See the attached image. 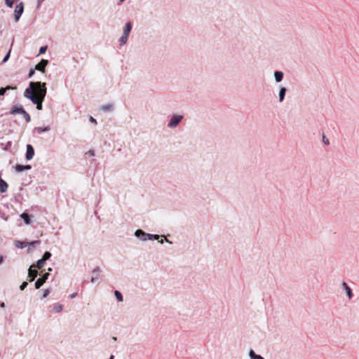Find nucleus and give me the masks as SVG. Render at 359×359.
Masks as SVG:
<instances>
[{
  "mask_svg": "<svg viewBox=\"0 0 359 359\" xmlns=\"http://www.w3.org/2000/svg\"><path fill=\"white\" fill-rule=\"evenodd\" d=\"M165 241H166L167 243H170V244H171V243H172V242H171V241H169V240H168V239H165Z\"/></svg>",
  "mask_w": 359,
  "mask_h": 359,
  "instance_id": "a18cd8bd",
  "label": "nucleus"
},
{
  "mask_svg": "<svg viewBox=\"0 0 359 359\" xmlns=\"http://www.w3.org/2000/svg\"><path fill=\"white\" fill-rule=\"evenodd\" d=\"M32 168L31 165H24V170H30Z\"/></svg>",
  "mask_w": 359,
  "mask_h": 359,
  "instance_id": "58836bf2",
  "label": "nucleus"
},
{
  "mask_svg": "<svg viewBox=\"0 0 359 359\" xmlns=\"http://www.w3.org/2000/svg\"><path fill=\"white\" fill-rule=\"evenodd\" d=\"M100 271V269L99 267H97L93 270V276H92L91 280H90L91 283H95L98 280V279L100 278V275H99Z\"/></svg>",
  "mask_w": 359,
  "mask_h": 359,
  "instance_id": "f8f14e48",
  "label": "nucleus"
},
{
  "mask_svg": "<svg viewBox=\"0 0 359 359\" xmlns=\"http://www.w3.org/2000/svg\"><path fill=\"white\" fill-rule=\"evenodd\" d=\"M283 72L281 71H276L274 72V79L277 83L282 81V80L283 79Z\"/></svg>",
  "mask_w": 359,
  "mask_h": 359,
  "instance_id": "2eb2a0df",
  "label": "nucleus"
},
{
  "mask_svg": "<svg viewBox=\"0 0 359 359\" xmlns=\"http://www.w3.org/2000/svg\"><path fill=\"white\" fill-rule=\"evenodd\" d=\"M25 110L22 106H18L15 105L12 107V109L10 111V114L15 115V114H22Z\"/></svg>",
  "mask_w": 359,
  "mask_h": 359,
  "instance_id": "1a4fd4ad",
  "label": "nucleus"
},
{
  "mask_svg": "<svg viewBox=\"0 0 359 359\" xmlns=\"http://www.w3.org/2000/svg\"><path fill=\"white\" fill-rule=\"evenodd\" d=\"M22 116H23V118L25 119V121L27 123L31 121V116L26 111H24V113L22 114Z\"/></svg>",
  "mask_w": 359,
  "mask_h": 359,
  "instance_id": "4be33fe9",
  "label": "nucleus"
},
{
  "mask_svg": "<svg viewBox=\"0 0 359 359\" xmlns=\"http://www.w3.org/2000/svg\"><path fill=\"white\" fill-rule=\"evenodd\" d=\"M15 170L16 172H22L24 171V165L18 164L15 166Z\"/></svg>",
  "mask_w": 359,
  "mask_h": 359,
  "instance_id": "cd10ccee",
  "label": "nucleus"
},
{
  "mask_svg": "<svg viewBox=\"0 0 359 359\" xmlns=\"http://www.w3.org/2000/svg\"><path fill=\"white\" fill-rule=\"evenodd\" d=\"M40 243L39 241H34L29 243L30 246H34L35 245H38Z\"/></svg>",
  "mask_w": 359,
  "mask_h": 359,
  "instance_id": "c9c22d12",
  "label": "nucleus"
},
{
  "mask_svg": "<svg viewBox=\"0 0 359 359\" xmlns=\"http://www.w3.org/2000/svg\"><path fill=\"white\" fill-rule=\"evenodd\" d=\"M48 61L47 60H41L35 67V69L41 71L42 72H45V68L48 65Z\"/></svg>",
  "mask_w": 359,
  "mask_h": 359,
  "instance_id": "9b49d317",
  "label": "nucleus"
},
{
  "mask_svg": "<svg viewBox=\"0 0 359 359\" xmlns=\"http://www.w3.org/2000/svg\"><path fill=\"white\" fill-rule=\"evenodd\" d=\"M28 283L27 282H23L22 285L20 286L21 290H24L25 288L27 286Z\"/></svg>",
  "mask_w": 359,
  "mask_h": 359,
  "instance_id": "72a5a7b5",
  "label": "nucleus"
},
{
  "mask_svg": "<svg viewBox=\"0 0 359 359\" xmlns=\"http://www.w3.org/2000/svg\"><path fill=\"white\" fill-rule=\"evenodd\" d=\"M27 243L26 242H21V241H16L15 242V246L19 248H23L26 246Z\"/></svg>",
  "mask_w": 359,
  "mask_h": 359,
  "instance_id": "b1692460",
  "label": "nucleus"
},
{
  "mask_svg": "<svg viewBox=\"0 0 359 359\" xmlns=\"http://www.w3.org/2000/svg\"><path fill=\"white\" fill-rule=\"evenodd\" d=\"M341 288L342 290H344V292H346V296L348 297V299H351L353 297V292H352V290L351 289V287L347 285L346 283L345 282H343L341 283Z\"/></svg>",
  "mask_w": 359,
  "mask_h": 359,
  "instance_id": "6e6552de",
  "label": "nucleus"
},
{
  "mask_svg": "<svg viewBox=\"0 0 359 359\" xmlns=\"http://www.w3.org/2000/svg\"><path fill=\"white\" fill-rule=\"evenodd\" d=\"M135 236L142 241L158 240L160 238L158 235L147 233L141 229L136 230Z\"/></svg>",
  "mask_w": 359,
  "mask_h": 359,
  "instance_id": "f03ea898",
  "label": "nucleus"
},
{
  "mask_svg": "<svg viewBox=\"0 0 359 359\" xmlns=\"http://www.w3.org/2000/svg\"><path fill=\"white\" fill-rule=\"evenodd\" d=\"M101 109L104 111H112L113 110V105L112 104H106V105H102L101 107Z\"/></svg>",
  "mask_w": 359,
  "mask_h": 359,
  "instance_id": "aec40b11",
  "label": "nucleus"
},
{
  "mask_svg": "<svg viewBox=\"0 0 359 359\" xmlns=\"http://www.w3.org/2000/svg\"><path fill=\"white\" fill-rule=\"evenodd\" d=\"M24 11V4L23 2H20L15 6V11H14V17H15V21L18 22L22 15V13Z\"/></svg>",
  "mask_w": 359,
  "mask_h": 359,
  "instance_id": "39448f33",
  "label": "nucleus"
},
{
  "mask_svg": "<svg viewBox=\"0 0 359 359\" xmlns=\"http://www.w3.org/2000/svg\"><path fill=\"white\" fill-rule=\"evenodd\" d=\"M90 121L91 123H94V124H97V121L93 118L92 116L90 117Z\"/></svg>",
  "mask_w": 359,
  "mask_h": 359,
  "instance_id": "4c0bfd02",
  "label": "nucleus"
},
{
  "mask_svg": "<svg viewBox=\"0 0 359 359\" xmlns=\"http://www.w3.org/2000/svg\"><path fill=\"white\" fill-rule=\"evenodd\" d=\"M114 355H111L109 359H114Z\"/></svg>",
  "mask_w": 359,
  "mask_h": 359,
  "instance_id": "de8ad7c7",
  "label": "nucleus"
},
{
  "mask_svg": "<svg viewBox=\"0 0 359 359\" xmlns=\"http://www.w3.org/2000/svg\"><path fill=\"white\" fill-rule=\"evenodd\" d=\"M49 273H46L41 278H39L35 283V287L36 289L40 288L43 284L46 281L48 278Z\"/></svg>",
  "mask_w": 359,
  "mask_h": 359,
  "instance_id": "0eeeda50",
  "label": "nucleus"
},
{
  "mask_svg": "<svg viewBox=\"0 0 359 359\" xmlns=\"http://www.w3.org/2000/svg\"><path fill=\"white\" fill-rule=\"evenodd\" d=\"M45 263L44 259H40L36 262V267L40 269L44 266Z\"/></svg>",
  "mask_w": 359,
  "mask_h": 359,
  "instance_id": "412c9836",
  "label": "nucleus"
},
{
  "mask_svg": "<svg viewBox=\"0 0 359 359\" xmlns=\"http://www.w3.org/2000/svg\"><path fill=\"white\" fill-rule=\"evenodd\" d=\"M51 257V253L50 252H46L43 255V257L41 258L42 259H44V261L46 262L47 259H48L50 257Z\"/></svg>",
  "mask_w": 359,
  "mask_h": 359,
  "instance_id": "c85d7f7f",
  "label": "nucleus"
},
{
  "mask_svg": "<svg viewBox=\"0 0 359 359\" xmlns=\"http://www.w3.org/2000/svg\"><path fill=\"white\" fill-rule=\"evenodd\" d=\"M182 118L183 116L182 115H173L168 124V127L170 128H175L181 122Z\"/></svg>",
  "mask_w": 359,
  "mask_h": 359,
  "instance_id": "423d86ee",
  "label": "nucleus"
},
{
  "mask_svg": "<svg viewBox=\"0 0 359 359\" xmlns=\"http://www.w3.org/2000/svg\"><path fill=\"white\" fill-rule=\"evenodd\" d=\"M43 100H39V99L36 98V101H32V102L36 105V109L38 110H41L42 109V103H43Z\"/></svg>",
  "mask_w": 359,
  "mask_h": 359,
  "instance_id": "f3484780",
  "label": "nucleus"
},
{
  "mask_svg": "<svg viewBox=\"0 0 359 359\" xmlns=\"http://www.w3.org/2000/svg\"><path fill=\"white\" fill-rule=\"evenodd\" d=\"M3 261H4L3 256H0V264L3 262Z\"/></svg>",
  "mask_w": 359,
  "mask_h": 359,
  "instance_id": "37998d69",
  "label": "nucleus"
},
{
  "mask_svg": "<svg viewBox=\"0 0 359 359\" xmlns=\"http://www.w3.org/2000/svg\"><path fill=\"white\" fill-rule=\"evenodd\" d=\"M114 294H115V296L116 297V299L118 302H122L123 301V296H122V294H121V293L120 292H118V290H116Z\"/></svg>",
  "mask_w": 359,
  "mask_h": 359,
  "instance_id": "bb28decb",
  "label": "nucleus"
},
{
  "mask_svg": "<svg viewBox=\"0 0 359 359\" xmlns=\"http://www.w3.org/2000/svg\"><path fill=\"white\" fill-rule=\"evenodd\" d=\"M35 130H37L39 133H43V132L48 131L50 130V128L48 126H46V127H44V128L38 127V128H36Z\"/></svg>",
  "mask_w": 359,
  "mask_h": 359,
  "instance_id": "5701e85b",
  "label": "nucleus"
},
{
  "mask_svg": "<svg viewBox=\"0 0 359 359\" xmlns=\"http://www.w3.org/2000/svg\"><path fill=\"white\" fill-rule=\"evenodd\" d=\"M43 0H38V6L43 2Z\"/></svg>",
  "mask_w": 359,
  "mask_h": 359,
  "instance_id": "c03bdc74",
  "label": "nucleus"
},
{
  "mask_svg": "<svg viewBox=\"0 0 359 359\" xmlns=\"http://www.w3.org/2000/svg\"><path fill=\"white\" fill-rule=\"evenodd\" d=\"M76 295H77V292H74L70 295V298L73 299V298L76 297Z\"/></svg>",
  "mask_w": 359,
  "mask_h": 359,
  "instance_id": "a19ab883",
  "label": "nucleus"
},
{
  "mask_svg": "<svg viewBox=\"0 0 359 359\" xmlns=\"http://www.w3.org/2000/svg\"><path fill=\"white\" fill-rule=\"evenodd\" d=\"M47 50V46H42L39 49V54H43Z\"/></svg>",
  "mask_w": 359,
  "mask_h": 359,
  "instance_id": "473e14b6",
  "label": "nucleus"
},
{
  "mask_svg": "<svg viewBox=\"0 0 359 359\" xmlns=\"http://www.w3.org/2000/svg\"><path fill=\"white\" fill-rule=\"evenodd\" d=\"M0 306H1V308H4V307L6 306L5 303L1 302V303L0 304Z\"/></svg>",
  "mask_w": 359,
  "mask_h": 359,
  "instance_id": "79ce46f5",
  "label": "nucleus"
},
{
  "mask_svg": "<svg viewBox=\"0 0 359 359\" xmlns=\"http://www.w3.org/2000/svg\"><path fill=\"white\" fill-rule=\"evenodd\" d=\"M323 142L325 145H328L330 144L329 140L324 135H323Z\"/></svg>",
  "mask_w": 359,
  "mask_h": 359,
  "instance_id": "2f4dec72",
  "label": "nucleus"
},
{
  "mask_svg": "<svg viewBox=\"0 0 359 359\" xmlns=\"http://www.w3.org/2000/svg\"><path fill=\"white\" fill-rule=\"evenodd\" d=\"M113 339H114V341H116V337H114V338H113Z\"/></svg>",
  "mask_w": 359,
  "mask_h": 359,
  "instance_id": "3c124183",
  "label": "nucleus"
},
{
  "mask_svg": "<svg viewBox=\"0 0 359 359\" xmlns=\"http://www.w3.org/2000/svg\"><path fill=\"white\" fill-rule=\"evenodd\" d=\"M159 243H163V240H161V241H159Z\"/></svg>",
  "mask_w": 359,
  "mask_h": 359,
  "instance_id": "09e8293b",
  "label": "nucleus"
},
{
  "mask_svg": "<svg viewBox=\"0 0 359 359\" xmlns=\"http://www.w3.org/2000/svg\"><path fill=\"white\" fill-rule=\"evenodd\" d=\"M131 29H132L131 22H128L126 24V26L124 27L123 33L122 36L120 38V45L121 46L125 45L127 43L128 39V36H129V34H130V32L131 31Z\"/></svg>",
  "mask_w": 359,
  "mask_h": 359,
  "instance_id": "7ed1b4c3",
  "label": "nucleus"
},
{
  "mask_svg": "<svg viewBox=\"0 0 359 359\" xmlns=\"http://www.w3.org/2000/svg\"><path fill=\"white\" fill-rule=\"evenodd\" d=\"M34 83V97L39 100H44L47 90L46 83L37 81Z\"/></svg>",
  "mask_w": 359,
  "mask_h": 359,
  "instance_id": "f257e3e1",
  "label": "nucleus"
},
{
  "mask_svg": "<svg viewBox=\"0 0 359 359\" xmlns=\"http://www.w3.org/2000/svg\"><path fill=\"white\" fill-rule=\"evenodd\" d=\"M49 294H50V290H48V289H46V290H45L43 291V294L42 297H43V298H45V297H46Z\"/></svg>",
  "mask_w": 359,
  "mask_h": 359,
  "instance_id": "f704fd0d",
  "label": "nucleus"
},
{
  "mask_svg": "<svg viewBox=\"0 0 359 359\" xmlns=\"http://www.w3.org/2000/svg\"><path fill=\"white\" fill-rule=\"evenodd\" d=\"M15 0H5L6 5L9 7L12 8L13 6Z\"/></svg>",
  "mask_w": 359,
  "mask_h": 359,
  "instance_id": "c756f323",
  "label": "nucleus"
},
{
  "mask_svg": "<svg viewBox=\"0 0 359 359\" xmlns=\"http://www.w3.org/2000/svg\"><path fill=\"white\" fill-rule=\"evenodd\" d=\"M125 0H119V4L123 3Z\"/></svg>",
  "mask_w": 359,
  "mask_h": 359,
  "instance_id": "49530a36",
  "label": "nucleus"
},
{
  "mask_svg": "<svg viewBox=\"0 0 359 359\" xmlns=\"http://www.w3.org/2000/svg\"><path fill=\"white\" fill-rule=\"evenodd\" d=\"M34 74V69H31L30 72H29V77H32Z\"/></svg>",
  "mask_w": 359,
  "mask_h": 359,
  "instance_id": "ea45409f",
  "label": "nucleus"
},
{
  "mask_svg": "<svg viewBox=\"0 0 359 359\" xmlns=\"http://www.w3.org/2000/svg\"><path fill=\"white\" fill-rule=\"evenodd\" d=\"M62 309H63L62 305L60 304L55 305L53 307V310L57 313H60V311H62Z\"/></svg>",
  "mask_w": 359,
  "mask_h": 359,
  "instance_id": "393cba45",
  "label": "nucleus"
},
{
  "mask_svg": "<svg viewBox=\"0 0 359 359\" xmlns=\"http://www.w3.org/2000/svg\"><path fill=\"white\" fill-rule=\"evenodd\" d=\"M8 187L7 182L3 179H0V192L5 193L7 191Z\"/></svg>",
  "mask_w": 359,
  "mask_h": 359,
  "instance_id": "dca6fc26",
  "label": "nucleus"
},
{
  "mask_svg": "<svg viewBox=\"0 0 359 359\" xmlns=\"http://www.w3.org/2000/svg\"><path fill=\"white\" fill-rule=\"evenodd\" d=\"M87 154H88L90 156H95V151L93 150H89L88 151Z\"/></svg>",
  "mask_w": 359,
  "mask_h": 359,
  "instance_id": "e433bc0d",
  "label": "nucleus"
},
{
  "mask_svg": "<svg viewBox=\"0 0 359 359\" xmlns=\"http://www.w3.org/2000/svg\"><path fill=\"white\" fill-rule=\"evenodd\" d=\"M249 355L251 359H264L262 356L255 354V353L252 350L250 351Z\"/></svg>",
  "mask_w": 359,
  "mask_h": 359,
  "instance_id": "a211bd4d",
  "label": "nucleus"
},
{
  "mask_svg": "<svg viewBox=\"0 0 359 359\" xmlns=\"http://www.w3.org/2000/svg\"><path fill=\"white\" fill-rule=\"evenodd\" d=\"M48 271H52V269H51V268H49V269H48Z\"/></svg>",
  "mask_w": 359,
  "mask_h": 359,
  "instance_id": "8fccbe9b",
  "label": "nucleus"
},
{
  "mask_svg": "<svg viewBox=\"0 0 359 359\" xmlns=\"http://www.w3.org/2000/svg\"><path fill=\"white\" fill-rule=\"evenodd\" d=\"M32 268H33V266H31L29 269V273H28V276L29 278L30 281H33L38 275L37 271L35 269H33Z\"/></svg>",
  "mask_w": 359,
  "mask_h": 359,
  "instance_id": "ddd939ff",
  "label": "nucleus"
},
{
  "mask_svg": "<svg viewBox=\"0 0 359 359\" xmlns=\"http://www.w3.org/2000/svg\"><path fill=\"white\" fill-rule=\"evenodd\" d=\"M13 88L8 86H6V88H0V96H3L5 93L6 92L7 90H10V89H12Z\"/></svg>",
  "mask_w": 359,
  "mask_h": 359,
  "instance_id": "a878e982",
  "label": "nucleus"
},
{
  "mask_svg": "<svg viewBox=\"0 0 359 359\" xmlns=\"http://www.w3.org/2000/svg\"><path fill=\"white\" fill-rule=\"evenodd\" d=\"M34 82H30L29 87L26 88L24 92V97L29 99V100L36 101V97H34Z\"/></svg>",
  "mask_w": 359,
  "mask_h": 359,
  "instance_id": "20e7f679",
  "label": "nucleus"
},
{
  "mask_svg": "<svg viewBox=\"0 0 359 359\" xmlns=\"http://www.w3.org/2000/svg\"><path fill=\"white\" fill-rule=\"evenodd\" d=\"M10 54H11V50L8 51V53L6 54V55L4 57L2 62L3 63H5L7 62V60L9 59L10 57Z\"/></svg>",
  "mask_w": 359,
  "mask_h": 359,
  "instance_id": "7c9ffc66",
  "label": "nucleus"
},
{
  "mask_svg": "<svg viewBox=\"0 0 359 359\" xmlns=\"http://www.w3.org/2000/svg\"><path fill=\"white\" fill-rule=\"evenodd\" d=\"M20 217L23 219V220L25 221V222L27 224H31V220H30L29 216L27 213L24 212L21 215Z\"/></svg>",
  "mask_w": 359,
  "mask_h": 359,
  "instance_id": "6ab92c4d",
  "label": "nucleus"
},
{
  "mask_svg": "<svg viewBox=\"0 0 359 359\" xmlns=\"http://www.w3.org/2000/svg\"><path fill=\"white\" fill-rule=\"evenodd\" d=\"M286 92H287V89L285 87H283V86L280 87V90H279V93H278V98H279L280 102H283Z\"/></svg>",
  "mask_w": 359,
  "mask_h": 359,
  "instance_id": "4468645a",
  "label": "nucleus"
},
{
  "mask_svg": "<svg viewBox=\"0 0 359 359\" xmlns=\"http://www.w3.org/2000/svg\"><path fill=\"white\" fill-rule=\"evenodd\" d=\"M34 155V149L31 144L27 145V151H26V158L29 161L33 158Z\"/></svg>",
  "mask_w": 359,
  "mask_h": 359,
  "instance_id": "9d476101",
  "label": "nucleus"
}]
</instances>
